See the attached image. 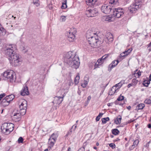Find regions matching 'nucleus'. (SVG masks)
Here are the masks:
<instances>
[{
    "instance_id": "63",
    "label": "nucleus",
    "mask_w": 151,
    "mask_h": 151,
    "mask_svg": "<svg viewBox=\"0 0 151 151\" xmlns=\"http://www.w3.org/2000/svg\"><path fill=\"white\" fill-rule=\"evenodd\" d=\"M70 147H68V148L67 151H70Z\"/></svg>"
},
{
    "instance_id": "35",
    "label": "nucleus",
    "mask_w": 151,
    "mask_h": 151,
    "mask_svg": "<svg viewBox=\"0 0 151 151\" xmlns=\"http://www.w3.org/2000/svg\"><path fill=\"white\" fill-rule=\"evenodd\" d=\"M144 103L147 104H151V97L146 99Z\"/></svg>"
},
{
    "instance_id": "42",
    "label": "nucleus",
    "mask_w": 151,
    "mask_h": 151,
    "mask_svg": "<svg viewBox=\"0 0 151 151\" xmlns=\"http://www.w3.org/2000/svg\"><path fill=\"white\" fill-rule=\"evenodd\" d=\"M122 84L121 82L116 84L115 86H116L117 90H119V88L121 87L122 86Z\"/></svg>"
},
{
    "instance_id": "61",
    "label": "nucleus",
    "mask_w": 151,
    "mask_h": 151,
    "mask_svg": "<svg viewBox=\"0 0 151 151\" xmlns=\"http://www.w3.org/2000/svg\"><path fill=\"white\" fill-rule=\"evenodd\" d=\"M148 128H150L151 127V124H149L148 125Z\"/></svg>"
},
{
    "instance_id": "1",
    "label": "nucleus",
    "mask_w": 151,
    "mask_h": 151,
    "mask_svg": "<svg viewBox=\"0 0 151 151\" xmlns=\"http://www.w3.org/2000/svg\"><path fill=\"white\" fill-rule=\"evenodd\" d=\"M65 60L67 64L73 68L77 69L79 66V59L75 52L70 51L68 52L65 55Z\"/></svg>"
},
{
    "instance_id": "62",
    "label": "nucleus",
    "mask_w": 151,
    "mask_h": 151,
    "mask_svg": "<svg viewBox=\"0 0 151 151\" xmlns=\"http://www.w3.org/2000/svg\"><path fill=\"white\" fill-rule=\"evenodd\" d=\"M151 47V42H150V43L148 45V47Z\"/></svg>"
},
{
    "instance_id": "37",
    "label": "nucleus",
    "mask_w": 151,
    "mask_h": 151,
    "mask_svg": "<svg viewBox=\"0 0 151 151\" xmlns=\"http://www.w3.org/2000/svg\"><path fill=\"white\" fill-rule=\"evenodd\" d=\"M145 106V105L144 104H141L137 106V109H142L144 108Z\"/></svg>"
},
{
    "instance_id": "21",
    "label": "nucleus",
    "mask_w": 151,
    "mask_h": 151,
    "mask_svg": "<svg viewBox=\"0 0 151 151\" xmlns=\"http://www.w3.org/2000/svg\"><path fill=\"white\" fill-rule=\"evenodd\" d=\"M89 66L91 68L95 69L98 67V64L96 63V61H93L89 63Z\"/></svg>"
},
{
    "instance_id": "53",
    "label": "nucleus",
    "mask_w": 151,
    "mask_h": 151,
    "mask_svg": "<svg viewBox=\"0 0 151 151\" xmlns=\"http://www.w3.org/2000/svg\"><path fill=\"white\" fill-rule=\"evenodd\" d=\"M100 119V117H99V116H96V121L97 122L99 121Z\"/></svg>"
},
{
    "instance_id": "24",
    "label": "nucleus",
    "mask_w": 151,
    "mask_h": 151,
    "mask_svg": "<svg viewBox=\"0 0 151 151\" xmlns=\"http://www.w3.org/2000/svg\"><path fill=\"white\" fill-rule=\"evenodd\" d=\"M118 90H117L116 86H113L111 88V90L109 91V94L110 95H112L114 94L116 91Z\"/></svg>"
},
{
    "instance_id": "22",
    "label": "nucleus",
    "mask_w": 151,
    "mask_h": 151,
    "mask_svg": "<svg viewBox=\"0 0 151 151\" xmlns=\"http://www.w3.org/2000/svg\"><path fill=\"white\" fill-rule=\"evenodd\" d=\"M139 142V141L138 139L135 140L133 143L132 145L129 147V150L131 151L133 150L138 145Z\"/></svg>"
},
{
    "instance_id": "32",
    "label": "nucleus",
    "mask_w": 151,
    "mask_h": 151,
    "mask_svg": "<svg viewBox=\"0 0 151 151\" xmlns=\"http://www.w3.org/2000/svg\"><path fill=\"white\" fill-rule=\"evenodd\" d=\"M111 132L112 134L114 135L118 134L119 132V131L116 129H112Z\"/></svg>"
},
{
    "instance_id": "44",
    "label": "nucleus",
    "mask_w": 151,
    "mask_h": 151,
    "mask_svg": "<svg viewBox=\"0 0 151 151\" xmlns=\"http://www.w3.org/2000/svg\"><path fill=\"white\" fill-rule=\"evenodd\" d=\"M97 63V64H98V66L101 65L103 63V61L101 60L100 58L97 61V62H96Z\"/></svg>"
},
{
    "instance_id": "6",
    "label": "nucleus",
    "mask_w": 151,
    "mask_h": 151,
    "mask_svg": "<svg viewBox=\"0 0 151 151\" xmlns=\"http://www.w3.org/2000/svg\"><path fill=\"white\" fill-rule=\"evenodd\" d=\"M14 73L12 70H7L3 74V78L4 80H8L10 82H13L14 79Z\"/></svg>"
},
{
    "instance_id": "48",
    "label": "nucleus",
    "mask_w": 151,
    "mask_h": 151,
    "mask_svg": "<svg viewBox=\"0 0 151 151\" xmlns=\"http://www.w3.org/2000/svg\"><path fill=\"white\" fill-rule=\"evenodd\" d=\"M0 31L2 33L5 32V30L4 29L3 27H1V25L0 24Z\"/></svg>"
},
{
    "instance_id": "29",
    "label": "nucleus",
    "mask_w": 151,
    "mask_h": 151,
    "mask_svg": "<svg viewBox=\"0 0 151 151\" xmlns=\"http://www.w3.org/2000/svg\"><path fill=\"white\" fill-rule=\"evenodd\" d=\"M132 48H130L128 49V50H125L124 52H123V54H124V55H123V58L127 55H128L132 51Z\"/></svg>"
},
{
    "instance_id": "30",
    "label": "nucleus",
    "mask_w": 151,
    "mask_h": 151,
    "mask_svg": "<svg viewBox=\"0 0 151 151\" xmlns=\"http://www.w3.org/2000/svg\"><path fill=\"white\" fill-rule=\"evenodd\" d=\"M122 100H123V96H122V94H121L120 96L117 98V100L116 101L115 103L116 104H119L120 105H122V104L121 103L119 104V103H118L117 102L120 101Z\"/></svg>"
},
{
    "instance_id": "47",
    "label": "nucleus",
    "mask_w": 151,
    "mask_h": 151,
    "mask_svg": "<svg viewBox=\"0 0 151 151\" xmlns=\"http://www.w3.org/2000/svg\"><path fill=\"white\" fill-rule=\"evenodd\" d=\"M66 17L64 16H62L61 17L60 20L62 22H64L65 20Z\"/></svg>"
},
{
    "instance_id": "28",
    "label": "nucleus",
    "mask_w": 151,
    "mask_h": 151,
    "mask_svg": "<svg viewBox=\"0 0 151 151\" xmlns=\"http://www.w3.org/2000/svg\"><path fill=\"white\" fill-rule=\"evenodd\" d=\"M122 117L121 116H118L117 118L114 120V122L116 124H118L120 123Z\"/></svg>"
},
{
    "instance_id": "43",
    "label": "nucleus",
    "mask_w": 151,
    "mask_h": 151,
    "mask_svg": "<svg viewBox=\"0 0 151 151\" xmlns=\"http://www.w3.org/2000/svg\"><path fill=\"white\" fill-rule=\"evenodd\" d=\"M39 2V0H33V3L36 6H38L40 5Z\"/></svg>"
},
{
    "instance_id": "8",
    "label": "nucleus",
    "mask_w": 151,
    "mask_h": 151,
    "mask_svg": "<svg viewBox=\"0 0 151 151\" xmlns=\"http://www.w3.org/2000/svg\"><path fill=\"white\" fill-rule=\"evenodd\" d=\"M123 55L122 53H121L119 56L117 60L113 61L112 63L110 64L109 66L108 70L109 71H111L112 69L115 67L118 64L119 61H121L122 60Z\"/></svg>"
},
{
    "instance_id": "51",
    "label": "nucleus",
    "mask_w": 151,
    "mask_h": 151,
    "mask_svg": "<svg viewBox=\"0 0 151 151\" xmlns=\"http://www.w3.org/2000/svg\"><path fill=\"white\" fill-rule=\"evenodd\" d=\"M6 95V94L5 93H2L0 94V101L1 100V99L4 97Z\"/></svg>"
},
{
    "instance_id": "55",
    "label": "nucleus",
    "mask_w": 151,
    "mask_h": 151,
    "mask_svg": "<svg viewBox=\"0 0 151 151\" xmlns=\"http://www.w3.org/2000/svg\"><path fill=\"white\" fill-rule=\"evenodd\" d=\"M129 141L127 143L125 144V147L126 148H127L129 145Z\"/></svg>"
},
{
    "instance_id": "27",
    "label": "nucleus",
    "mask_w": 151,
    "mask_h": 151,
    "mask_svg": "<svg viewBox=\"0 0 151 151\" xmlns=\"http://www.w3.org/2000/svg\"><path fill=\"white\" fill-rule=\"evenodd\" d=\"M73 84L72 79H70L68 80L66 83L67 87L65 88L66 89H68L69 87Z\"/></svg>"
},
{
    "instance_id": "3",
    "label": "nucleus",
    "mask_w": 151,
    "mask_h": 151,
    "mask_svg": "<svg viewBox=\"0 0 151 151\" xmlns=\"http://www.w3.org/2000/svg\"><path fill=\"white\" fill-rule=\"evenodd\" d=\"M9 59L11 64L14 66L19 65L22 60L19 55L17 53L12 55L9 58Z\"/></svg>"
},
{
    "instance_id": "14",
    "label": "nucleus",
    "mask_w": 151,
    "mask_h": 151,
    "mask_svg": "<svg viewBox=\"0 0 151 151\" xmlns=\"http://www.w3.org/2000/svg\"><path fill=\"white\" fill-rule=\"evenodd\" d=\"M57 136L54 133L51 135L50 138L49 139L48 144L50 147H52L54 145V143L56 140Z\"/></svg>"
},
{
    "instance_id": "13",
    "label": "nucleus",
    "mask_w": 151,
    "mask_h": 151,
    "mask_svg": "<svg viewBox=\"0 0 151 151\" xmlns=\"http://www.w3.org/2000/svg\"><path fill=\"white\" fill-rule=\"evenodd\" d=\"M65 93H64L62 96H56L54 97V99L52 101V103L54 104H59L62 103L63 101V99L64 97L65 96Z\"/></svg>"
},
{
    "instance_id": "49",
    "label": "nucleus",
    "mask_w": 151,
    "mask_h": 151,
    "mask_svg": "<svg viewBox=\"0 0 151 151\" xmlns=\"http://www.w3.org/2000/svg\"><path fill=\"white\" fill-rule=\"evenodd\" d=\"M74 126V125H73V127H72V128H71V129L70 130H69V131L66 134V135L65 136H66L67 137L69 135H70L71 134V133L72 132L71 129H72V128H73V126Z\"/></svg>"
},
{
    "instance_id": "60",
    "label": "nucleus",
    "mask_w": 151,
    "mask_h": 151,
    "mask_svg": "<svg viewBox=\"0 0 151 151\" xmlns=\"http://www.w3.org/2000/svg\"><path fill=\"white\" fill-rule=\"evenodd\" d=\"M124 1H125L126 3H129V0H124Z\"/></svg>"
},
{
    "instance_id": "36",
    "label": "nucleus",
    "mask_w": 151,
    "mask_h": 151,
    "mask_svg": "<svg viewBox=\"0 0 151 151\" xmlns=\"http://www.w3.org/2000/svg\"><path fill=\"white\" fill-rule=\"evenodd\" d=\"M109 55V54H106L105 55L103 56L101 59V60L103 61L104 62L105 60H106L107 58H108Z\"/></svg>"
},
{
    "instance_id": "57",
    "label": "nucleus",
    "mask_w": 151,
    "mask_h": 151,
    "mask_svg": "<svg viewBox=\"0 0 151 151\" xmlns=\"http://www.w3.org/2000/svg\"><path fill=\"white\" fill-rule=\"evenodd\" d=\"M103 114V113H100L98 116H99V117H100V118L102 116Z\"/></svg>"
},
{
    "instance_id": "7",
    "label": "nucleus",
    "mask_w": 151,
    "mask_h": 151,
    "mask_svg": "<svg viewBox=\"0 0 151 151\" xmlns=\"http://www.w3.org/2000/svg\"><path fill=\"white\" fill-rule=\"evenodd\" d=\"M17 50L16 46L15 45H9L8 47L5 50L6 55L9 58L15 54V50Z\"/></svg>"
},
{
    "instance_id": "23",
    "label": "nucleus",
    "mask_w": 151,
    "mask_h": 151,
    "mask_svg": "<svg viewBox=\"0 0 151 151\" xmlns=\"http://www.w3.org/2000/svg\"><path fill=\"white\" fill-rule=\"evenodd\" d=\"M109 4L113 5V6L119 5L118 0H109Z\"/></svg>"
},
{
    "instance_id": "52",
    "label": "nucleus",
    "mask_w": 151,
    "mask_h": 151,
    "mask_svg": "<svg viewBox=\"0 0 151 151\" xmlns=\"http://www.w3.org/2000/svg\"><path fill=\"white\" fill-rule=\"evenodd\" d=\"M136 74L138 76V77H139L141 75V72L140 71H139L136 73Z\"/></svg>"
},
{
    "instance_id": "15",
    "label": "nucleus",
    "mask_w": 151,
    "mask_h": 151,
    "mask_svg": "<svg viewBox=\"0 0 151 151\" xmlns=\"http://www.w3.org/2000/svg\"><path fill=\"white\" fill-rule=\"evenodd\" d=\"M96 34L94 33V32L91 30L88 31L86 33V37L87 38V41L88 39L93 37L94 36H96Z\"/></svg>"
},
{
    "instance_id": "19",
    "label": "nucleus",
    "mask_w": 151,
    "mask_h": 151,
    "mask_svg": "<svg viewBox=\"0 0 151 151\" xmlns=\"http://www.w3.org/2000/svg\"><path fill=\"white\" fill-rule=\"evenodd\" d=\"M105 21L108 22L113 21L115 20V17L113 14L104 17Z\"/></svg>"
},
{
    "instance_id": "31",
    "label": "nucleus",
    "mask_w": 151,
    "mask_h": 151,
    "mask_svg": "<svg viewBox=\"0 0 151 151\" xmlns=\"http://www.w3.org/2000/svg\"><path fill=\"white\" fill-rule=\"evenodd\" d=\"M97 1V0H86V2L87 3H88L90 4H89V5H91L94 4Z\"/></svg>"
},
{
    "instance_id": "38",
    "label": "nucleus",
    "mask_w": 151,
    "mask_h": 151,
    "mask_svg": "<svg viewBox=\"0 0 151 151\" xmlns=\"http://www.w3.org/2000/svg\"><path fill=\"white\" fill-rule=\"evenodd\" d=\"M150 83V81H145L143 83V84L144 86L147 87Z\"/></svg>"
},
{
    "instance_id": "46",
    "label": "nucleus",
    "mask_w": 151,
    "mask_h": 151,
    "mask_svg": "<svg viewBox=\"0 0 151 151\" xmlns=\"http://www.w3.org/2000/svg\"><path fill=\"white\" fill-rule=\"evenodd\" d=\"M18 142L19 143H22L23 142V139L22 137H20L18 139Z\"/></svg>"
},
{
    "instance_id": "11",
    "label": "nucleus",
    "mask_w": 151,
    "mask_h": 151,
    "mask_svg": "<svg viewBox=\"0 0 151 151\" xmlns=\"http://www.w3.org/2000/svg\"><path fill=\"white\" fill-rule=\"evenodd\" d=\"M112 7L110 5L105 4L102 6L101 7V11L105 14H109L111 10L112 11Z\"/></svg>"
},
{
    "instance_id": "12",
    "label": "nucleus",
    "mask_w": 151,
    "mask_h": 151,
    "mask_svg": "<svg viewBox=\"0 0 151 151\" xmlns=\"http://www.w3.org/2000/svg\"><path fill=\"white\" fill-rule=\"evenodd\" d=\"M75 32H72V29L70 30L69 32H66V34L68 37V40L70 42H72L74 40L75 38Z\"/></svg>"
},
{
    "instance_id": "59",
    "label": "nucleus",
    "mask_w": 151,
    "mask_h": 151,
    "mask_svg": "<svg viewBox=\"0 0 151 151\" xmlns=\"http://www.w3.org/2000/svg\"><path fill=\"white\" fill-rule=\"evenodd\" d=\"M131 108V107L130 106H129L128 107H127V109L129 110H130Z\"/></svg>"
},
{
    "instance_id": "20",
    "label": "nucleus",
    "mask_w": 151,
    "mask_h": 151,
    "mask_svg": "<svg viewBox=\"0 0 151 151\" xmlns=\"http://www.w3.org/2000/svg\"><path fill=\"white\" fill-rule=\"evenodd\" d=\"M108 41L110 42H112L113 40V35L110 32L106 33V35Z\"/></svg>"
},
{
    "instance_id": "16",
    "label": "nucleus",
    "mask_w": 151,
    "mask_h": 151,
    "mask_svg": "<svg viewBox=\"0 0 151 151\" xmlns=\"http://www.w3.org/2000/svg\"><path fill=\"white\" fill-rule=\"evenodd\" d=\"M139 6L138 5H136L134 4V3L132 4L130 7L129 8V11L131 13H133L134 11L137 10L139 8Z\"/></svg>"
},
{
    "instance_id": "18",
    "label": "nucleus",
    "mask_w": 151,
    "mask_h": 151,
    "mask_svg": "<svg viewBox=\"0 0 151 151\" xmlns=\"http://www.w3.org/2000/svg\"><path fill=\"white\" fill-rule=\"evenodd\" d=\"M29 92L28 90V87L26 86L23 87L20 93L21 95L23 96L27 95H29Z\"/></svg>"
},
{
    "instance_id": "56",
    "label": "nucleus",
    "mask_w": 151,
    "mask_h": 151,
    "mask_svg": "<svg viewBox=\"0 0 151 151\" xmlns=\"http://www.w3.org/2000/svg\"><path fill=\"white\" fill-rule=\"evenodd\" d=\"M132 86H133L132 85V83H129L128 85L127 86V87L129 88Z\"/></svg>"
},
{
    "instance_id": "5",
    "label": "nucleus",
    "mask_w": 151,
    "mask_h": 151,
    "mask_svg": "<svg viewBox=\"0 0 151 151\" xmlns=\"http://www.w3.org/2000/svg\"><path fill=\"white\" fill-rule=\"evenodd\" d=\"M88 42L91 47L94 48L99 47L101 44V42L99 40V37L97 35L88 39Z\"/></svg>"
},
{
    "instance_id": "58",
    "label": "nucleus",
    "mask_w": 151,
    "mask_h": 151,
    "mask_svg": "<svg viewBox=\"0 0 151 151\" xmlns=\"http://www.w3.org/2000/svg\"><path fill=\"white\" fill-rule=\"evenodd\" d=\"M134 121V120H132L131 119L129 121H128V123H130L132 122H133Z\"/></svg>"
},
{
    "instance_id": "9",
    "label": "nucleus",
    "mask_w": 151,
    "mask_h": 151,
    "mask_svg": "<svg viewBox=\"0 0 151 151\" xmlns=\"http://www.w3.org/2000/svg\"><path fill=\"white\" fill-rule=\"evenodd\" d=\"M85 13L87 17H95L98 15V12L96 9H91L86 10Z\"/></svg>"
},
{
    "instance_id": "45",
    "label": "nucleus",
    "mask_w": 151,
    "mask_h": 151,
    "mask_svg": "<svg viewBox=\"0 0 151 151\" xmlns=\"http://www.w3.org/2000/svg\"><path fill=\"white\" fill-rule=\"evenodd\" d=\"M140 1L139 0H136L135 1V3L134 4H135L136 5H138V6H139V8L140 6Z\"/></svg>"
},
{
    "instance_id": "41",
    "label": "nucleus",
    "mask_w": 151,
    "mask_h": 151,
    "mask_svg": "<svg viewBox=\"0 0 151 151\" xmlns=\"http://www.w3.org/2000/svg\"><path fill=\"white\" fill-rule=\"evenodd\" d=\"M66 0H64V2L62 3V5L61 6V8L62 9H65L67 7V5L66 4Z\"/></svg>"
},
{
    "instance_id": "34",
    "label": "nucleus",
    "mask_w": 151,
    "mask_h": 151,
    "mask_svg": "<svg viewBox=\"0 0 151 151\" xmlns=\"http://www.w3.org/2000/svg\"><path fill=\"white\" fill-rule=\"evenodd\" d=\"M109 119L108 117L103 118L102 119V123L103 124H105L107 121H109Z\"/></svg>"
},
{
    "instance_id": "17",
    "label": "nucleus",
    "mask_w": 151,
    "mask_h": 151,
    "mask_svg": "<svg viewBox=\"0 0 151 151\" xmlns=\"http://www.w3.org/2000/svg\"><path fill=\"white\" fill-rule=\"evenodd\" d=\"M21 115H22L21 114V112L20 111H19V113L14 114V116L13 117V119L15 121V122H18L20 120L21 116Z\"/></svg>"
},
{
    "instance_id": "64",
    "label": "nucleus",
    "mask_w": 151,
    "mask_h": 151,
    "mask_svg": "<svg viewBox=\"0 0 151 151\" xmlns=\"http://www.w3.org/2000/svg\"><path fill=\"white\" fill-rule=\"evenodd\" d=\"M149 80L151 81V74L149 76Z\"/></svg>"
},
{
    "instance_id": "2",
    "label": "nucleus",
    "mask_w": 151,
    "mask_h": 151,
    "mask_svg": "<svg viewBox=\"0 0 151 151\" xmlns=\"http://www.w3.org/2000/svg\"><path fill=\"white\" fill-rule=\"evenodd\" d=\"M14 125L12 123H4L1 127L2 132L6 134H9L13 129Z\"/></svg>"
},
{
    "instance_id": "10",
    "label": "nucleus",
    "mask_w": 151,
    "mask_h": 151,
    "mask_svg": "<svg viewBox=\"0 0 151 151\" xmlns=\"http://www.w3.org/2000/svg\"><path fill=\"white\" fill-rule=\"evenodd\" d=\"M113 15L115 17V19L116 17L120 18L122 15L123 13V9L122 8H119L117 9H113Z\"/></svg>"
},
{
    "instance_id": "39",
    "label": "nucleus",
    "mask_w": 151,
    "mask_h": 151,
    "mask_svg": "<svg viewBox=\"0 0 151 151\" xmlns=\"http://www.w3.org/2000/svg\"><path fill=\"white\" fill-rule=\"evenodd\" d=\"M138 81L136 78H134L132 79V84L133 85H135L138 83Z\"/></svg>"
},
{
    "instance_id": "54",
    "label": "nucleus",
    "mask_w": 151,
    "mask_h": 151,
    "mask_svg": "<svg viewBox=\"0 0 151 151\" xmlns=\"http://www.w3.org/2000/svg\"><path fill=\"white\" fill-rule=\"evenodd\" d=\"M91 96H89L88 98H87V100L88 101H89L91 99Z\"/></svg>"
},
{
    "instance_id": "50",
    "label": "nucleus",
    "mask_w": 151,
    "mask_h": 151,
    "mask_svg": "<svg viewBox=\"0 0 151 151\" xmlns=\"http://www.w3.org/2000/svg\"><path fill=\"white\" fill-rule=\"evenodd\" d=\"M109 146L110 147H111L112 149L114 148L115 147V145L114 143H110L109 145Z\"/></svg>"
},
{
    "instance_id": "40",
    "label": "nucleus",
    "mask_w": 151,
    "mask_h": 151,
    "mask_svg": "<svg viewBox=\"0 0 151 151\" xmlns=\"http://www.w3.org/2000/svg\"><path fill=\"white\" fill-rule=\"evenodd\" d=\"M87 84L88 82L84 80L83 82V83H82L81 84V86L83 88H85L86 87Z\"/></svg>"
},
{
    "instance_id": "4",
    "label": "nucleus",
    "mask_w": 151,
    "mask_h": 151,
    "mask_svg": "<svg viewBox=\"0 0 151 151\" xmlns=\"http://www.w3.org/2000/svg\"><path fill=\"white\" fill-rule=\"evenodd\" d=\"M18 104L19 106V111L21 112V114L22 115H24L26 113L27 108V101L24 99H20L18 101Z\"/></svg>"
},
{
    "instance_id": "33",
    "label": "nucleus",
    "mask_w": 151,
    "mask_h": 151,
    "mask_svg": "<svg viewBox=\"0 0 151 151\" xmlns=\"http://www.w3.org/2000/svg\"><path fill=\"white\" fill-rule=\"evenodd\" d=\"M79 79L80 76H76L74 80V82L75 85L79 83Z\"/></svg>"
},
{
    "instance_id": "26",
    "label": "nucleus",
    "mask_w": 151,
    "mask_h": 151,
    "mask_svg": "<svg viewBox=\"0 0 151 151\" xmlns=\"http://www.w3.org/2000/svg\"><path fill=\"white\" fill-rule=\"evenodd\" d=\"M14 95H11L8 96H6L5 98L6 99L7 101H8L9 103L12 101L14 98Z\"/></svg>"
},
{
    "instance_id": "25",
    "label": "nucleus",
    "mask_w": 151,
    "mask_h": 151,
    "mask_svg": "<svg viewBox=\"0 0 151 151\" xmlns=\"http://www.w3.org/2000/svg\"><path fill=\"white\" fill-rule=\"evenodd\" d=\"M9 104V102L7 101L5 98L2 100L1 103V105L3 106L4 107L8 106Z\"/></svg>"
}]
</instances>
